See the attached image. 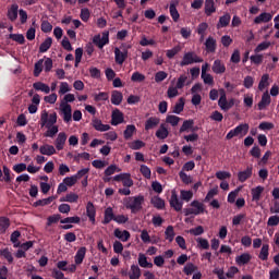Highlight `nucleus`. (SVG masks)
Wrapping results in <instances>:
<instances>
[{"instance_id":"obj_41","label":"nucleus","mask_w":279,"mask_h":279,"mask_svg":"<svg viewBox=\"0 0 279 279\" xmlns=\"http://www.w3.org/2000/svg\"><path fill=\"white\" fill-rule=\"evenodd\" d=\"M269 256V245L268 244H263V247L260 248L258 258L263 262H266Z\"/></svg>"},{"instance_id":"obj_23","label":"nucleus","mask_w":279,"mask_h":279,"mask_svg":"<svg viewBox=\"0 0 279 279\" xmlns=\"http://www.w3.org/2000/svg\"><path fill=\"white\" fill-rule=\"evenodd\" d=\"M252 259V255L250 253H243L235 257V263L238 266L247 265Z\"/></svg>"},{"instance_id":"obj_22","label":"nucleus","mask_w":279,"mask_h":279,"mask_svg":"<svg viewBox=\"0 0 279 279\" xmlns=\"http://www.w3.org/2000/svg\"><path fill=\"white\" fill-rule=\"evenodd\" d=\"M138 265L141 268L145 269L154 268V264L148 262L147 256L144 253L138 254Z\"/></svg>"},{"instance_id":"obj_10","label":"nucleus","mask_w":279,"mask_h":279,"mask_svg":"<svg viewBox=\"0 0 279 279\" xmlns=\"http://www.w3.org/2000/svg\"><path fill=\"white\" fill-rule=\"evenodd\" d=\"M61 113L63 114V121L65 123H70V121H72V106L66 104V102H62L61 104Z\"/></svg>"},{"instance_id":"obj_27","label":"nucleus","mask_w":279,"mask_h":279,"mask_svg":"<svg viewBox=\"0 0 279 279\" xmlns=\"http://www.w3.org/2000/svg\"><path fill=\"white\" fill-rule=\"evenodd\" d=\"M205 47L207 52H216L217 51V40L209 36L205 41Z\"/></svg>"},{"instance_id":"obj_49","label":"nucleus","mask_w":279,"mask_h":279,"mask_svg":"<svg viewBox=\"0 0 279 279\" xmlns=\"http://www.w3.org/2000/svg\"><path fill=\"white\" fill-rule=\"evenodd\" d=\"M116 172H121V169L117 165H110L105 170V175L106 177H112L113 174H116Z\"/></svg>"},{"instance_id":"obj_6","label":"nucleus","mask_w":279,"mask_h":279,"mask_svg":"<svg viewBox=\"0 0 279 279\" xmlns=\"http://www.w3.org/2000/svg\"><path fill=\"white\" fill-rule=\"evenodd\" d=\"M248 128L250 126L247 123L239 124L233 130H230L229 133L226 135L227 141H231V138H234V136H239V134H242V133L247 134Z\"/></svg>"},{"instance_id":"obj_51","label":"nucleus","mask_w":279,"mask_h":279,"mask_svg":"<svg viewBox=\"0 0 279 279\" xmlns=\"http://www.w3.org/2000/svg\"><path fill=\"white\" fill-rule=\"evenodd\" d=\"M169 10H170V15H171L172 20L174 22H178V20H180V13L178 12V8L175 7V4L171 3L169 7Z\"/></svg>"},{"instance_id":"obj_37","label":"nucleus","mask_w":279,"mask_h":279,"mask_svg":"<svg viewBox=\"0 0 279 279\" xmlns=\"http://www.w3.org/2000/svg\"><path fill=\"white\" fill-rule=\"evenodd\" d=\"M136 126L134 124L126 125V129L123 132V136L125 141H130V138L135 134Z\"/></svg>"},{"instance_id":"obj_11","label":"nucleus","mask_w":279,"mask_h":279,"mask_svg":"<svg viewBox=\"0 0 279 279\" xmlns=\"http://www.w3.org/2000/svg\"><path fill=\"white\" fill-rule=\"evenodd\" d=\"M113 235L123 243L129 242L131 239V232L128 230L122 231L120 228L114 229Z\"/></svg>"},{"instance_id":"obj_47","label":"nucleus","mask_w":279,"mask_h":279,"mask_svg":"<svg viewBox=\"0 0 279 279\" xmlns=\"http://www.w3.org/2000/svg\"><path fill=\"white\" fill-rule=\"evenodd\" d=\"M122 184L124 187L131 189L134 186V181L132 179L131 173H125L123 180H122Z\"/></svg>"},{"instance_id":"obj_30","label":"nucleus","mask_w":279,"mask_h":279,"mask_svg":"<svg viewBox=\"0 0 279 279\" xmlns=\"http://www.w3.org/2000/svg\"><path fill=\"white\" fill-rule=\"evenodd\" d=\"M34 90H40L41 93H45L46 95H49L51 88L49 85L43 83V82H36L33 84Z\"/></svg>"},{"instance_id":"obj_61","label":"nucleus","mask_w":279,"mask_h":279,"mask_svg":"<svg viewBox=\"0 0 279 279\" xmlns=\"http://www.w3.org/2000/svg\"><path fill=\"white\" fill-rule=\"evenodd\" d=\"M167 76H169V74H167V72L165 71H158L156 74H155V82L156 83H160L162 81H165L167 78Z\"/></svg>"},{"instance_id":"obj_32","label":"nucleus","mask_w":279,"mask_h":279,"mask_svg":"<svg viewBox=\"0 0 279 279\" xmlns=\"http://www.w3.org/2000/svg\"><path fill=\"white\" fill-rule=\"evenodd\" d=\"M150 204L154 205V208L157 210L165 209V199H162L160 196H154L150 201Z\"/></svg>"},{"instance_id":"obj_57","label":"nucleus","mask_w":279,"mask_h":279,"mask_svg":"<svg viewBox=\"0 0 279 279\" xmlns=\"http://www.w3.org/2000/svg\"><path fill=\"white\" fill-rule=\"evenodd\" d=\"M166 123H170V125H172V128H175V125H178V123H180V117L167 116Z\"/></svg>"},{"instance_id":"obj_59","label":"nucleus","mask_w":279,"mask_h":279,"mask_svg":"<svg viewBox=\"0 0 279 279\" xmlns=\"http://www.w3.org/2000/svg\"><path fill=\"white\" fill-rule=\"evenodd\" d=\"M269 80V75L268 74H264L260 78V82L258 84V89L263 90L265 87H267L269 85L268 83Z\"/></svg>"},{"instance_id":"obj_9","label":"nucleus","mask_w":279,"mask_h":279,"mask_svg":"<svg viewBox=\"0 0 279 279\" xmlns=\"http://www.w3.org/2000/svg\"><path fill=\"white\" fill-rule=\"evenodd\" d=\"M93 43H94L99 49H102L107 44L110 43L109 33L102 34V37H101L100 35L94 36Z\"/></svg>"},{"instance_id":"obj_39","label":"nucleus","mask_w":279,"mask_h":279,"mask_svg":"<svg viewBox=\"0 0 279 279\" xmlns=\"http://www.w3.org/2000/svg\"><path fill=\"white\" fill-rule=\"evenodd\" d=\"M184 111V98H180L179 101L173 106V114H181Z\"/></svg>"},{"instance_id":"obj_7","label":"nucleus","mask_w":279,"mask_h":279,"mask_svg":"<svg viewBox=\"0 0 279 279\" xmlns=\"http://www.w3.org/2000/svg\"><path fill=\"white\" fill-rule=\"evenodd\" d=\"M129 58V49L124 48L123 51H121L120 48H114V61L117 64L122 65Z\"/></svg>"},{"instance_id":"obj_5","label":"nucleus","mask_w":279,"mask_h":279,"mask_svg":"<svg viewBox=\"0 0 279 279\" xmlns=\"http://www.w3.org/2000/svg\"><path fill=\"white\" fill-rule=\"evenodd\" d=\"M204 62V59L199 58V56L195 54V52L190 51L184 53L182 61L180 62V66L191 65L193 63Z\"/></svg>"},{"instance_id":"obj_53","label":"nucleus","mask_w":279,"mask_h":279,"mask_svg":"<svg viewBox=\"0 0 279 279\" xmlns=\"http://www.w3.org/2000/svg\"><path fill=\"white\" fill-rule=\"evenodd\" d=\"M83 54H84L83 48L75 49V63H74L75 68H78L80 63L82 62Z\"/></svg>"},{"instance_id":"obj_38","label":"nucleus","mask_w":279,"mask_h":279,"mask_svg":"<svg viewBox=\"0 0 279 279\" xmlns=\"http://www.w3.org/2000/svg\"><path fill=\"white\" fill-rule=\"evenodd\" d=\"M272 19V15L270 13H262L260 15H258L257 17H255L254 23L255 24H260V23H267Z\"/></svg>"},{"instance_id":"obj_34","label":"nucleus","mask_w":279,"mask_h":279,"mask_svg":"<svg viewBox=\"0 0 279 279\" xmlns=\"http://www.w3.org/2000/svg\"><path fill=\"white\" fill-rule=\"evenodd\" d=\"M156 136L160 141H165L169 136V130H167V126L165 124H160L159 130L156 131Z\"/></svg>"},{"instance_id":"obj_8","label":"nucleus","mask_w":279,"mask_h":279,"mask_svg":"<svg viewBox=\"0 0 279 279\" xmlns=\"http://www.w3.org/2000/svg\"><path fill=\"white\" fill-rule=\"evenodd\" d=\"M169 204L177 213L182 211V206L184 205V203L178 198V193H175V191H172Z\"/></svg>"},{"instance_id":"obj_45","label":"nucleus","mask_w":279,"mask_h":279,"mask_svg":"<svg viewBox=\"0 0 279 279\" xmlns=\"http://www.w3.org/2000/svg\"><path fill=\"white\" fill-rule=\"evenodd\" d=\"M11 227V220L8 217H0V229L3 232H7V230Z\"/></svg>"},{"instance_id":"obj_12","label":"nucleus","mask_w":279,"mask_h":279,"mask_svg":"<svg viewBox=\"0 0 279 279\" xmlns=\"http://www.w3.org/2000/svg\"><path fill=\"white\" fill-rule=\"evenodd\" d=\"M92 126L97 132H109L111 130V126L109 124H104L101 120L94 118L92 120Z\"/></svg>"},{"instance_id":"obj_31","label":"nucleus","mask_w":279,"mask_h":279,"mask_svg":"<svg viewBox=\"0 0 279 279\" xmlns=\"http://www.w3.org/2000/svg\"><path fill=\"white\" fill-rule=\"evenodd\" d=\"M159 123H160V119L159 118L151 117V118L146 120V122H145V130H147V131L154 130L155 128H157V125Z\"/></svg>"},{"instance_id":"obj_26","label":"nucleus","mask_w":279,"mask_h":279,"mask_svg":"<svg viewBox=\"0 0 279 279\" xmlns=\"http://www.w3.org/2000/svg\"><path fill=\"white\" fill-rule=\"evenodd\" d=\"M264 193V186L258 185L252 189V202L258 203L260 201L262 194Z\"/></svg>"},{"instance_id":"obj_18","label":"nucleus","mask_w":279,"mask_h":279,"mask_svg":"<svg viewBox=\"0 0 279 279\" xmlns=\"http://www.w3.org/2000/svg\"><path fill=\"white\" fill-rule=\"evenodd\" d=\"M252 174H253V167L250 166V167L246 168V170L240 171L238 173V180H239L240 183H244L248 179H251Z\"/></svg>"},{"instance_id":"obj_43","label":"nucleus","mask_w":279,"mask_h":279,"mask_svg":"<svg viewBox=\"0 0 279 279\" xmlns=\"http://www.w3.org/2000/svg\"><path fill=\"white\" fill-rule=\"evenodd\" d=\"M181 51H182V47L178 45V46H174L172 49H168L166 51V56L168 59H173V57H175V54H178Z\"/></svg>"},{"instance_id":"obj_40","label":"nucleus","mask_w":279,"mask_h":279,"mask_svg":"<svg viewBox=\"0 0 279 279\" xmlns=\"http://www.w3.org/2000/svg\"><path fill=\"white\" fill-rule=\"evenodd\" d=\"M0 256L3 257L9 264H13L14 262V257L8 247L0 250Z\"/></svg>"},{"instance_id":"obj_62","label":"nucleus","mask_w":279,"mask_h":279,"mask_svg":"<svg viewBox=\"0 0 279 279\" xmlns=\"http://www.w3.org/2000/svg\"><path fill=\"white\" fill-rule=\"evenodd\" d=\"M40 28H41V32H44V33H50V32H52L53 26H52V24L50 22L43 21Z\"/></svg>"},{"instance_id":"obj_64","label":"nucleus","mask_w":279,"mask_h":279,"mask_svg":"<svg viewBox=\"0 0 279 279\" xmlns=\"http://www.w3.org/2000/svg\"><path fill=\"white\" fill-rule=\"evenodd\" d=\"M267 226L268 227L279 226V216H277V215L270 216L268 221H267Z\"/></svg>"},{"instance_id":"obj_13","label":"nucleus","mask_w":279,"mask_h":279,"mask_svg":"<svg viewBox=\"0 0 279 279\" xmlns=\"http://www.w3.org/2000/svg\"><path fill=\"white\" fill-rule=\"evenodd\" d=\"M68 141V135L65 132H60L56 138L54 146L58 151H62L64 149V145Z\"/></svg>"},{"instance_id":"obj_54","label":"nucleus","mask_w":279,"mask_h":279,"mask_svg":"<svg viewBox=\"0 0 279 279\" xmlns=\"http://www.w3.org/2000/svg\"><path fill=\"white\" fill-rule=\"evenodd\" d=\"M197 243H198V247L201 250H205V251L210 250V243L208 242V240H206L204 238H198Z\"/></svg>"},{"instance_id":"obj_29","label":"nucleus","mask_w":279,"mask_h":279,"mask_svg":"<svg viewBox=\"0 0 279 279\" xmlns=\"http://www.w3.org/2000/svg\"><path fill=\"white\" fill-rule=\"evenodd\" d=\"M193 125H195L193 120H185L179 130L180 134L183 132H189V130H192V132H197V129H193Z\"/></svg>"},{"instance_id":"obj_36","label":"nucleus","mask_w":279,"mask_h":279,"mask_svg":"<svg viewBox=\"0 0 279 279\" xmlns=\"http://www.w3.org/2000/svg\"><path fill=\"white\" fill-rule=\"evenodd\" d=\"M270 104V96L266 92L262 96V100L258 102V110H265L266 106H269Z\"/></svg>"},{"instance_id":"obj_14","label":"nucleus","mask_w":279,"mask_h":279,"mask_svg":"<svg viewBox=\"0 0 279 279\" xmlns=\"http://www.w3.org/2000/svg\"><path fill=\"white\" fill-rule=\"evenodd\" d=\"M121 123H124V114L120 109H116L112 111L111 125H120Z\"/></svg>"},{"instance_id":"obj_24","label":"nucleus","mask_w":279,"mask_h":279,"mask_svg":"<svg viewBox=\"0 0 279 279\" xmlns=\"http://www.w3.org/2000/svg\"><path fill=\"white\" fill-rule=\"evenodd\" d=\"M123 99H124V96H123L122 92L113 90L111 93V104L113 106H121Z\"/></svg>"},{"instance_id":"obj_17","label":"nucleus","mask_w":279,"mask_h":279,"mask_svg":"<svg viewBox=\"0 0 279 279\" xmlns=\"http://www.w3.org/2000/svg\"><path fill=\"white\" fill-rule=\"evenodd\" d=\"M58 199V196H49L47 198H43V199H38L36 201L33 206L35 208H38V207H46V206H49L51 205L54 201Z\"/></svg>"},{"instance_id":"obj_4","label":"nucleus","mask_w":279,"mask_h":279,"mask_svg":"<svg viewBox=\"0 0 279 279\" xmlns=\"http://www.w3.org/2000/svg\"><path fill=\"white\" fill-rule=\"evenodd\" d=\"M219 95H220V98L218 100V106L219 108H221V110L227 112L228 110H230V108L234 106V99L231 98L230 100H227L226 89L223 88L219 89Z\"/></svg>"},{"instance_id":"obj_48","label":"nucleus","mask_w":279,"mask_h":279,"mask_svg":"<svg viewBox=\"0 0 279 279\" xmlns=\"http://www.w3.org/2000/svg\"><path fill=\"white\" fill-rule=\"evenodd\" d=\"M86 216L87 217L97 216V210L93 202H88L86 205Z\"/></svg>"},{"instance_id":"obj_46","label":"nucleus","mask_w":279,"mask_h":279,"mask_svg":"<svg viewBox=\"0 0 279 279\" xmlns=\"http://www.w3.org/2000/svg\"><path fill=\"white\" fill-rule=\"evenodd\" d=\"M140 172L146 180L151 179V169L148 166L142 165L140 168Z\"/></svg>"},{"instance_id":"obj_21","label":"nucleus","mask_w":279,"mask_h":279,"mask_svg":"<svg viewBox=\"0 0 279 279\" xmlns=\"http://www.w3.org/2000/svg\"><path fill=\"white\" fill-rule=\"evenodd\" d=\"M142 278V269L138 265L133 264L131 265L129 271V279H141Z\"/></svg>"},{"instance_id":"obj_16","label":"nucleus","mask_w":279,"mask_h":279,"mask_svg":"<svg viewBox=\"0 0 279 279\" xmlns=\"http://www.w3.org/2000/svg\"><path fill=\"white\" fill-rule=\"evenodd\" d=\"M211 71L215 74L226 73V63H223V61H221L220 59H216L211 65Z\"/></svg>"},{"instance_id":"obj_55","label":"nucleus","mask_w":279,"mask_h":279,"mask_svg":"<svg viewBox=\"0 0 279 279\" xmlns=\"http://www.w3.org/2000/svg\"><path fill=\"white\" fill-rule=\"evenodd\" d=\"M9 37H10L12 40L19 43L20 45H24L25 41H26L23 34H10Z\"/></svg>"},{"instance_id":"obj_3","label":"nucleus","mask_w":279,"mask_h":279,"mask_svg":"<svg viewBox=\"0 0 279 279\" xmlns=\"http://www.w3.org/2000/svg\"><path fill=\"white\" fill-rule=\"evenodd\" d=\"M192 208H184V215L185 217L189 216H199L205 213L204 203L199 201H193L191 203Z\"/></svg>"},{"instance_id":"obj_63","label":"nucleus","mask_w":279,"mask_h":279,"mask_svg":"<svg viewBox=\"0 0 279 279\" xmlns=\"http://www.w3.org/2000/svg\"><path fill=\"white\" fill-rule=\"evenodd\" d=\"M270 45V41H263L254 49V51L255 53H258L260 51L268 49Z\"/></svg>"},{"instance_id":"obj_44","label":"nucleus","mask_w":279,"mask_h":279,"mask_svg":"<svg viewBox=\"0 0 279 279\" xmlns=\"http://www.w3.org/2000/svg\"><path fill=\"white\" fill-rule=\"evenodd\" d=\"M166 240L171 243L175 238V231L173 230V226H168L165 231Z\"/></svg>"},{"instance_id":"obj_2","label":"nucleus","mask_w":279,"mask_h":279,"mask_svg":"<svg viewBox=\"0 0 279 279\" xmlns=\"http://www.w3.org/2000/svg\"><path fill=\"white\" fill-rule=\"evenodd\" d=\"M145 203L144 195H137L132 197L124 198V207L128 210H131L132 215H137L143 210V205Z\"/></svg>"},{"instance_id":"obj_25","label":"nucleus","mask_w":279,"mask_h":279,"mask_svg":"<svg viewBox=\"0 0 279 279\" xmlns=\"http://www.w3.org/2000/svg\"><path fill=\"white\" fill-rule=\"evenodd\" d=\"M19 4H12L8 10L7 16L11 22H14L19 17Z\"/></svg>"},{"instance_id":"obj_20","label":"nucleus","mask_w":279,"mask_h":279,"mask_svg":"<svg viewBox=\"0 0 279 279\" xmlns=\"http://www.w3.org/2000/svg\"><path fill=\"white\" fill-rule=\"evenodd\" d=\"M86 253H87V248L85 246H82L77 250L74 256L75 265H82L84 263Z\"/></svg>"},{"instance_id":"obj_19","label":"nucleus","mask_w":279,"mask_h":279,"mask_svg":"<svg viewBox=\"0 0 279 279\" xmlns=\"http://www.w3.org/2000/svg\"><path fill=\"white\" fill-rule=\"evenodd\" d=\"M39 151L43 156H54V154H57L56 147L50 144H44L40 146Z\"/></svg>"},{"instance_id":"obj_33","label":"nucleus","mask_w":279,"mask_h":279,"mask_svg":"<svg viewBox=\"0 0 279 279\" xmlns=\"http://www.w3.org/2000/svg\"><path fill=\"white\" fill-rule=\"evenodd\" d=\"M82 221L80 216L66 217L60 220L61 225H80Z\"/></svg>"},{"instance_id":"obj_35","label":"nucleus","mask_w":279,"mask_h":279,"mask_svg":"<svg viewBox=\"0 0 279 279\" xmlns=\"http://www.w3.org/2000/svg\"><path fill=\"white\" fill-rule=\"evenodd\" d=\"M53 39L51 37H48L44 40V43L39 46V52L45 53L47 52L51 46H52Z\"/></svg>"},{"instance_id":"obj_52","label":"nucleus","mask_w":279,"mask_h":279,"mask_svg":"<svg viewBox=\"0 0 279 279\" xmlns=\"http://www.w3.org/2000/svg\"><path fill=\"white\" fill-rule=\"evenodd\" d=\"M43 68H44V60L40 59L34 65V76L38 77L41 74L43 70H44Z\"/></svg>"},{"instance_id":"obj_1","label":"nucleus","mask_w":279,"mask_h":279,"mask_svg":"<svg viewBox=\"0 0 279 279\" xmlns=\"http://www.w3.org/2000/svg\"><path fill=\"white\" fill-rule=\"evenodd\" d=\"M58 121V114L57 112L48 113L47 110L41 111L40 113V128H47V132L45 133V136L48 138H53L54 135L59 132V126L56 125Z\"/></svg>"},{"instance_id":"obj_50","label":"nucleus","mask_w":279,"mask_h":279,"mask_svg":"<svg viewBox=\"0 0 279 279\" xmlns=\"http://www.w3.org/2000/svg\"><path fill=\"white\" fill-rule=\"evenodd\" d=\"M215 12V1L213 0H206L205 1V13L207 15H210Z\"/></svg>"},{"instance_id":"obj_28","label":"nucleus","mask_w":279,"mask_h":279,"mask_svg":"<svg viewBox=\"0 0 279 279\" xmlns=\"http://www.w3.org/2000/svg\"><path fill=\"white\" fill-rule=\"evenodd\" d=\"M80 199V196L76 193H69L65 196L60 198V203H70L75 204Z\"/></svg>"},{"instance_id":"obj_42","label":"nucleus","mask_w":279,"mask_h":279,"mask_svg":"<svg viewBox=\"0 0 279 279\" xmlns=\"http://www.w3.org/2000/svg\"><path fill=\"white\" fill-rule=\"evenodd\" d=\"M195 271H197V266H195V264L193 263H187L184 268H183V274L185 276H191L193 275Z\"/></svg>"},{"instance_id":"obj_56","label":"nucleus","mask_w":279,"mask_h":279,"mask_svg":"<svg viewBox=\"0 0 279 279\" xmlns=\"http://www.w3.org/2000/svg\"><path fill=\"white\" fill-rule=\"evenodd\" d=\"M146 80V75L140 72H134L131 76L132 82H138L142 83Z\"/></svg>"},{"instance_id":"obj_58","label":"nucleus","mask_w":279,"mask_h":279,"mask_svg":"<svg viewBox=\"0 0 279 279\" xmlns=\"http://www.w3.org/2000/svg\"><path fill=\"white\" fill-rule=\"evenodd\" d=\"M186 80H189V76H186L185 74L180 75V77L177 81L175 87L179 90H182V88L184 87V84L186 83Z\"/></svg>"},{"instance_id":"obj_15","label":"nucleus","mask_w":279,"mask_h":279,"mask_svg":"<svg viewBox=\"0 0 279 279\" xmlns=\"http://www.w3.org/2000/svg\"><path fill=\"white\" fill-rule=\"evenodd\" d=\"M116 219V215H114V211H113V208L112 207H107L105 209V214H104V220L101 221V223L104 226H108L110 225L112 221H114Z\"/></svg>"},{"instance_id":"obj_60","label":"nucleus","mask_w":279,"mask_h":279,"mask_svg":"<svg viewBox=\"0 0 279 279\" xmlns=\"http://www.w3.org/2000/svg\"><path fill=\"white\" fill-rule=\"evenodd\" d=\"M80 17L83 22H88L90 19V10L85 8L81 10Z\"/></svg>"}]
</instances>
